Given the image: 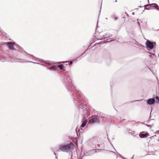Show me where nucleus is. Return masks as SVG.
Instances as JSON below:
<instances>
[{"label": "nucleus", "mask_w": 159, "mask_h": 159, "mask_svg": "<svg viewBox=\"0 0 159 159\" xmlns=\"http://www.w3.org/2000/svg\"><path fill=\"white\" fill-rule=\"evenodd\" d=\"M74 145L73 144H61L59 146V149L64 152H68L72 151L73 149Z\"/></svg>", "instance_id": "obj_1"}, {"label": "nucleus", "mask_w": 159, "mask_h": 159, "mask_svg": "<svg viewBox=\"0 0 159 159\" xmlns=\"http://www.w3.org/2000/svg\"><path fill=\"white\" fill-rule=\"evenodd\" d=\"M146 45L148 48H149L151 49H152L154 47L153 43L150 42L148 40H147L146 42Z\"/></svg>", "instance_id": "obj_2"}, {"label": "nucleus", "mask_w": 159, "mask_h": 159, "mask_svg": "<svg viewBox=\"0 0 159 159\" xmlns=\"http://www.w3.org/2000/svg\"><path fill=\"white\" fill-rule=\"evenodd\" d=\"M89 123H99V119L97 117H94L90 119L89 120Z\"/></svg>", "instance_id": "obj_3"}, {"label": "nucleus", "mask_w": 159, "mask_h": 159, "mask_svg": "<svg viewBox=\"0 0 159 159\" xmlns=\"http://www.w3.org/2000/svg\"><path fill=\"white\" fill-rule=\"evenodd\" d=\"M147 102L149 105H152L155 103V100L154 98H149Z\"/></svg>", "instance_id": "obj_4"}, {"label": "nucleus", "mask_w": 159, "mask_h": 159, "mask_svg": "<svg viewBox=\"0 0 159 159\" xmlns=\"http://www.w3.org/2000/svg\"><path fill=\"white\" fill-rule=\"evenodd\" d=\"M8 48L10 49L11 50H15V48H14L13 45L11 42H9L7 44Z\"/></svg>", "instance_id": "obj_5"}, {"label": "nucleus", "mask_w": 159, "mask_h": 159, "mask_svg": "<svg viewBox=\"0 0 159 159\" xmlns=\"http://www.w3.org/2000/svg\"><path fill=\"white\" fill-rule=\"evenodd\" d=\"M111 36V35L109 34H106L103 36L104 39H107L108 38L110 37Z\"/></svg>", "instance_id": "obj_6"}, {"label": "nucleus", "mask_w": 159, "mask_h": 159, "mask_svg": "<svg viewBox=\"0 0 159 159\" xmlns=\"http://www.w3.org/2000/svg\"><path fill=\"white\" fill-rule=\"evenodd\" d=\"M148 134L147 133H146L144 134H139V136L141 138H145L148 135Z\"/></svg>", "instance_id": "obj_7"}, {"label": "nucleus", "mask_w": 159, "mask_h": 159, "mask_svg": "<svg viewBox=\"0 0 159 159\" xmlns=\"http://www.w3.org/2000/svg\"><path fill=\"white\" fill-rule=\"evenodd\" d=\"M87 122V121H85L83 122L82 124H81V127H84L86 125Z\"/></svg>", "instance_id": "obj_8"}, {"label": "nucleus", "mask_w": 159, "mask_h": 159, "mask_svg": "<svg viewBox=\"0 0 159 159\" xmlns=\"http://www.w3.org/2000/svg\"><path fill=\"white\" fill-rule=\"evenodd\" d=\"M152 5H153L156 8L157 7H158V5L156 3H152Z\"/></svg>", "instance_id": "obj_9"}, {"label": "nucleus", "mask_w": 159, "mask_h": 159, "mask_svg": "<svg viewBox=\"0 0 159 159\" xmlns=\"http://www.w3.org/2000/svg\"><path fill=\"white\" fill-rule=\"evenodd\" d=\"M63 65L62 64L59 65L58 66V67H59L61 69H62Z\"/></svg>", "instance_id": "obj_10"}, {"label": "nucleus", "mask_w": 159, "mask_h": 159, "mask_svg": "<svg viewBox=\"0 0 159 159\" xmlns=\"http://www.w3.org/2000/svg\"><path fill=\"white\" fill-rule=\"evenodd\" d=\"M137 20L138 21H137V23H138V24L139 25V28H140V30L141 31V32L142 30H141L140 29V23H139V21H138V19H137Z\"/></svg>", "instance_id": "obj_11"}, {"label": "nucleus", "mask_w": 159, "mask_h": 159, "mask_svg": "<svg viewBox=\"0 0 159 159\" xmlns=\"http://www.w3.org/2000/svg\"><path fill=\"white\" fill-rule=\"evenodd\" d=\"M152 4H146V5H145L144 6V8L145 7H148L149 6L152 5Z\"/></svg>", "instance_id": "obj_12"}, {"label": "nucleus", "mask_w": 159, "mask_h": 159, "mask_svg": "<svg viewBox=\"0 0 159 159\" xmlns=\"http://www.w3.org/2000/svg\"><path fill=\"white\" fill-rule=\"evenodd\" d=\"M50 70L55 69V67L54 66L51 67L49 68Z\"/></svg>", "instance_id": "obj_13"}, {"label": "nucleus", "mask_w": 159, "mask_h": 159, "mask_svg": "<svg viewBox=\"0 0 159 159\" xmlns=\"http://www.w3.org/2000/svg\"><path fill=\"white\" fill-rule=\"evenodd\" d=\"M156 9L157 10H159V8L158 7H157L156 8Z\"/></svg>", "instance_id": "obj_14"}, {"label": "nucleus", "mask_w": 159, "mask_h": 159, "mask_svg": "<svg viewBox=\"0 0 159 159\" xmlns=\"http://www.w3.org/2000/svg\"><path fill=\"white\" fill-rule=\"evenodd\" d=\"M116 153H117L119 155V156H120V157H122V156H121V155H120V154H119L117 152H116Z\"/></svg>", "instance_id": "obj_15"}, {"label": "nucleus", "mask_w": 159, "mask_h": 159, "mask_svg": "<svg viewBox=\"0 0 159 159\" xmlns=\"http://www.w3.org/2000/svg\"><path fill=\"white\" fill-rule=\"evenodd\" d=\"M72 63H73V62L72 61H71L70 62V64H72Z\"/></svg>", "instance_id": "obj_16"}, {"label": "nucleus", "mask_w": 159, "mask_h": 159, "mask_svg": "<svg viewBox=\"0 0 159 159\" xmlns=\"http://www.w3.org/2000/svg\"><path fill=\"white\" fill-rule=\"evenodd\" d=\"M144 9H146V10H149L150 9H149L148 8H146L145 7L144 8Z\"/></svg>", "instance_id": "obj_17"}, {"label": "nucleus", "mask_w": 159, "mask_h": 159, "mask_svg": "<svg viewBox=\"0 0 159 159\" xmlns=\"http://www.w3.org/2000/svg\"><path fill=\"white\" fill-rule=\"evenodd\" d=\"M132 14L133 15H134V12H133L132 13Z\"/></svg>", "instance_id": "obj_18"}, {"label": "nucleus", "mask_w": 159, "mask_h": 159, "mask_svg": "<svg viewBox=\"0 0 159 159\" xmlns=\"http://www.w3.org/2000/svg\"><path fill=\"white\" fill-rule=\"evenodd\" d=\"M68 62V61H66L65 62H64L67 63Z\"/></svg>", "instance_id": "obj_19"}, {"label": "nucleus", "mask_w": 159, "mask_h": 159, "mask_svg": "<svg viewBox=\"0 0 159 159\" xmlns=\"http://www.w3.org/2000/svg\"><path fill=\"white\" fill-rule=\"evenodd\" d=\"M115 19V20H116L117 19V17Z\"/></svg>", "instance_id": "obj_20"}, {"label": "nucleus", "mask_w": 159, "mask_h": 159, "mask_svg": "<svg viewBox=\"0 0 159 159\" xmlns=\"http://www.w3.org/2000/svg\"><path fill=\"white\" fill-rule=\"evenodd\" d=\"M139 7H143V6H140Z\"/></svg>", "instance_id": "obj_21"}, {"label": "nucleus", "mask_w": 159, "mask_h": 159, "mask_svg": "<svg viewBox=\"0 0 159 159\" xmlns=\"http://www.w3.org/2000/svg\"><path fill=\"white\" fill-rule=\"evenodd\" d=\"M106 20H107V18H106Z\"/></svg>", "instance_id": "obj_22"}, {"label": "nucleus", "mask_w": 159, "mask_h": 159, "mask_svg": "<svg viewBox=\"0 0 159 159\" xmlns=\"http://www.w3.org/2000/svg\"><path fill=\"white\" fill-rule=\"evenodd\" d=\"M117 2V0H116V1H115V2Z\"/></svg>", "instance_id": "obj_23"}, {"label": "nucleus", "mask_w": 159, "mask_h": 159, "mask_svg": "<svg viewBox=\"0 0 159 159\" xmlns=\"http://www.w3.org/2000/svg\"><path fill=\"white\" fill-rule=\"evenodd\" d=\"M34 63L37 64V63Z\"/></svg>", "instance_id": "obj_24"}, {"label": "nucleus", "mask_w": 159, "mask_h": 159, "mask_svg": "<svg viewBox=\"0 0 159 159\" xmlns=\"http://www.w3.org/2000/svg\"><path fill=\"white\" fill-rule=\"evenodd\" d=\"M148 2L149 3V0H148Z\"/></svg>", "instance_id": "obj_25"}]
</instances>
